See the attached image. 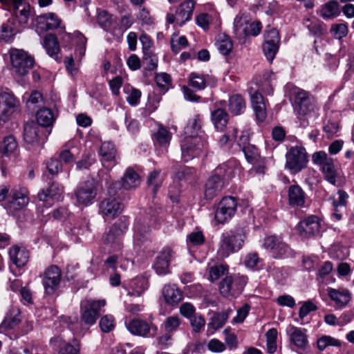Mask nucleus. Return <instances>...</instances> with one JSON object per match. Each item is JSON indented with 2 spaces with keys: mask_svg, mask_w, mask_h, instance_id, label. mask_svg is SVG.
<instances>
[{
  "mask_svg": "<svg viewBox=\"0 0 354 354\" xmlns=\"http://www.w3.org/2000/svg\"><path fill=\"white\" fill-rule=\"evenodd\" d=\"M62 275V272L57 266H50L45 270L40 277L42 278L46 294L52 295L56 292L59 286Z\"/></svg>",
  "mask_w": 354,
  "mask_h": 354,
  "instance_id": "a211bd4d",
  "label": "nucleus"
},
{
  "mask_svg": "<svg viewBox=\"0 0 354 354\" xmlns=\"http://www.w3.org/2000/svg\"><path fill=\"white\" fill-rule=\"evenodd\" d=\"M97 23L104 30H108L112 24V15L106 10H101L98 12Z\"/></svg>",
  "mask_w": 354,
  "mask_h": 354,
  "instance_id": "e2e57ef3",
  "label": "nucleus"
},
{
  "mask_svg": "<svg viewBox=\"0 0 354 354\" xmlns=\"http://www.w3.org/2000/svg\"><path fill=\"white\" fill-rule=\"evenodd\" d=\"M326 291L330 299L334 303L336 310L345 308L351 299V293L346 288L336 289L329 287Z\"/></svg>",
  "mask_w": 354,
  "mask_h": 354,
  "instance_id": "bb28decb",
  "label": "nucleus"
},
{
  "mask_svg": "<svg viewBox=\"0 0 354 354\" xmlns=\"http://www.w3.org/2000/svg\"><path fill=\"white\" fill-rule=\"evenodd\" d=\"M15 315H8L0 325V333H6L14 327L17 326L21 322L20 312L19 309L14 310Z\"/></svg>",
  "mask_w": 354,
  "mask_h": 354,
  "instance_id": "c03bdc74",
  "label": "nucleus"
},
{
  "mask_svg": "<svg viewBox=\"0 0 354 354\" xmlns=\"http://www.w3.org/2000/svg\"><path fill=\"white\" fill-rule=\"evenodd\" d=\"M37 28L42 30H54L60 27L62 20L53 12H48L36 18Z\"/></svg>",
  "mask_w": 354,
  "mask_h": 354,
  "instance_id": "c756f323",
  "label": "nucleus"
},
{
  "mask_svg": "<svg viewBox=\"0 0 354 354\" xmlns=\"http://www.w3.org/2000/svg\"><path fill=\"white\" fill-rule=\"evenodd\" d=\"M232 313V309H227L225 311L215 313L212 316L209 323L208 324L209 326L214 330H217L222 328L225 325V322L229 318L230 315Z\"/></svg>",
  "mask_w": 354,
  "mask_h": 354,
  "instance_id": "de8ad7c7",
  "label": "nucleus"
},
{
  "mask_svg": "<svg viewBox=\"0 0 354 354\" xmlns=\"http://www.w3.org/2000/svg\"><path fill=\"white\" fill-rule=\"evenodd\" d=\"M106 305L104 299H86L82 303L81 319L86 325H93L98 318L100 310Z\"/></svg>",
  "mask_w": 354,
  "mask_h": 354,
  "instance_id": "2eb2a0df",
  "label": "nucleus"
},
{
  "mask_svg": "<svg viewBox=\"0 0 354 354\" xmlns=\"http://www.w3.org/2000/svg\"><path fill=\"white\" fill-rule=\"evenodd\" d=\"M313 162L322 167V171L325 179L330 184H336L337 171L333 159L324 151L315 152L312 156Z\"/></svg>",
  "mask_w": 354,
  "mask_h": 354,
  "instance_id": "4468645a",
  "label": "nucleus"
},
{
  "mask_svg": "<svg viewBox=\"0 0 354 354\" xmlns=\"http://www.w3.org/2000/svg\"><path fill=\"white\" fill-rule=\"evenodd\" d=\"M128 224L125 221L119 220L115 223L102 237L104 243L110 245L113 250H120L122 246L121 236L125 233Z\"/></svg>",
  "mask_w": 354,
  "mask_h": 354,
  "instance_id": "dca6fc26",
  "label": "nucleus"
},
{
  "mask_svg": "<svg viewBox=\"0 0 354 354\" xmlns=\"http://www.w3.org/2000/svg\"><path fill=\"white\" fill-rule=\"evenodd\" d=\"M183 320L178 315H171L167 317L162 326L165 332L174 335L175 332L180 328Z\"/></svg>",
  "mask_w": 354,
  "mask_h": 354,
  "instance_id": "8fccbe9b",
  "label": "nucleus"
},
{
  "mask_svg": "<svg viewBox=\"0 0 354 354\" xmlns=\"http://www.w3.org/2000/svg\"><path fill=\"white\" fill-rule=\"evenodd\" d=\"M29 201V192L26 187H15L10 190L4 207L8 214L14 216L27 206Z\"/></svg>",
  "mask_w": 354,
  "mask_h": 354,
  "instance_id": "6e6552de",
  "label": "nucleus"
},
{
  "mask_svg": "<svg viewBox=\"0 0 354 354\" xmlns=\"http://www.w3.org/2000/svg\"><path fill=\"white\" fill-rule=\"evenodd\" d=\"M229 267L227 264H219L209 268V279L212 282L217 281L221 276L228 272Z\"/></svg>",
  "mask_w": 354,
  "mask_h": 354,
  "instance_id": "5fc2aeb1",
  "label": "nucleus"
},
{
  "mask_svg": "<svg viewBox=\"0 0 354 354\" xmlns=\"http://www.w3.org/2000/svg\"><path fill=\"white\" fill-rule=\"evenodd\" d=\"M37 124L40 127H49L54 121V115L52 111L47 108L39 110L36 114Z\"/></svg>",
  "mask_w": 354,
  "mask_h": 354,
  "instance_id": "09e8293b",
  "label": "nucleus"
},
{
  "mask_svg": "<svg viewBox=\"0 0 354 354\" xmlns=\"http://www.w3.org/2000/svg\"><path fill=\"white\" fill-rule=\"evenodd\" d=\"M299 234L303 238H308L319 234L320 222L316 216H310L299 223L297 226Z\"/></svg>",
  "mask_w": 354,
  "mask_h": 354,
  "instance_id": "b1692460",
  "label": "nucleus"
},
{
  "mask_svg": "<svg viewBox=\"0 0 354 354\" xmlns=\"http://www.w3.org/2000/svg\"><path fill=\"white\" fill-rule=\"evenodd\" d=\"M187 45L188 41L185 36L176 38V37L174 35L171 39V48L176 54L178 53L183 48L186 47Z\"/></svg>",
  "mask_w": 354,
  "mask_h": 354,
  "instance_id": "69168bd1",
  "label": "nucleus"
},
{
  "mask_svg": "<svg viewBox=\"0 0 354 354\" xmlns=\"http://www.w3.org/2000/svg\"><path fill=\"white\" fill-rule=\"evenodd\" d=\"M46 167L52 176H55L62 170V163L57 158H51L47 162Z\"/></svg>",
  "mask_w": 354,
  "mask_h": 354,
  "instance_id": "774afa93",
  "label": "nucleus"
},
{
  "mask_svg": "<svg viewBox=\"0 0 354 354\" xmlns=\"http://www.w3.org/2000/svg\"><path fill=\"white\" fill-rule=\"evenodd\" d=\"M209 75L192 73L189 76V86L196 91H201L207 86Z\"/></svg>",
  "mask_w": 354,
  "mask_h": 354,
  "instance_id": "a18cd8bd",
  "label": "nucleus"
},
{
  "mask_svg": "<svg viewBox=\"0 0 354 354\" xmlns=\"http://www.w3.org/2000/svg\"><path fill=\"white\" fill-rule=\"evenodd\" d=\"M63 187L57 183H53L47 189L38 193V198L41 201H48L50 198L59 201L63 198Z\"/></svg>",
  "mask_w": 354,
  "mask_h": 354,
  "instance_id": "f704fd0d",
  "label": "nucleus"
},
{
  "mask_svg": "<svg viewBox=\"0 0 354 354\" xmlns=\"http://www.w3.org/2000/svg\"><path fill=\"white\" fill-rule=\"evenodd\" d=\"M44 47L49 56L55 60H59L58 54L60 51L59 44L55 35L48 34L44 39Z\"/></svg>",
  "mask_w": 354,
  "mask_h": 354,
  "instance_id": "58836bf2",
  "label": "nucleus"
},
{
  "mask_svg": "<svg viewBox=\"0 0 354 354\" xmlns=\"http://www.w3.org/2000/svg\"><path fill=\"white\" fill-rule=\"evenodd\" d=\"M149 280L147 277L138 276L130 282L129 287L131 290L128 291L127 295L129 296L140 297L149 288Z\"/></svg>",
  "mask_w": 354,
  "mask_h": 354,
  "instance_id": "4c0bfd02",
  "label": "nucleus"
},
{
  "mask_svg": "<svg viewBox=\"0 0 354 354\" xmlns=\"http://www.w3.org/2000/svg\"><path fill=\"white\" fill-rule=\"evenodd\" d=\"M205 241V239L201 231L192 232L187 236V244L189 247L201 245Z\"/></svg>",
  "mask_w": 354,
  "mask_h": 354,
  "instance_id": "052dcab7",
  "label": "nucleus"
},
{
  "mask_svg": "<svg viewBox=\"0 0 354 354\" xmlns=\"http://www.w3.org/2000/svg\"><path fill=\"white\" fill-rule=\"evenodd\" d=\"M216 44L218 51L223 55H229L233 48L232 41L230 38L224 34L218 36Z\"/></svg>",
  "mask_w": 354,
  "mask_h": 354,
  "instance_id": "603ef678",
  "label": "nucleus"
},
{
  "mask_svg": "<svg viewBox=\"0 0 354 354\" xmlns=\"http://www.w3.org/2000/svg\"><path fill=\"white\" fill-rule=\"evenodd\" d=\"M245 239V235L241 229L223 234L219 243L218 254L225 258L237 252L243 247Z\"/></svg>",
  "mask_w": 354,
  "mask_h": 354,
  "instance_id": "39448f33",
  "label": "nucleus"
},
{
  "mask_svg": "<svg viewBox=\"0 0 354 354\" xmlns=\"http://www.w3.org/2000/svg\"><path fill=\"white\" fill-rule=\"evenodd\" d=\"M236 208L237 201L234 197H223L218 204L215 212V220L220 224L228 222L234 216Z\"/></svg>",
  "mask_w": 354,
  "mask_h": 354,
  "instance_id": "f3484780",
  "label": "nucleus"
},
{
  "mask_svg": "<svg viewBox=\"0 0 354 354\" xmlns=\"http://www.w3.org/2000/svg\"><path fill=\"white\" fill-rule=\"evenodd\" d=\"M307 162V153L302 147H292L286 155V167L292 174L300 172L306 167Z\"/></svg>",
  "mask_w": 354,
  "mask_h": 354,
  "instance_id": "9b49d317",
  "label": "nucleus"
},
{
  "mask_svg": "<svg viewBox=\"0 0 354 354\" xmlns=\"http://www.w3.org/2000/svg\"><path fill=\"white\" fill-rule=\"evenodd\" d=\"M128 330L135 335L141 337H153L157 331L158 327L152 323H149L140 319H134L126 324Z\"/></svg>",
  "mask_w": 354,
  "mask_h": 354,
  "instance_id": "412c9836",
  "label": "nucleus"
},
{
  "mask_svg": "<svg viewBox=\"0 0 354 354\" xmlns=\"http://www.w3.org/2000/svg\"><path fill=\"white\" fill-rule=\"evenodd\" d=\"M99 189L98 181L90 178L81 183L75 190L76 203L80 205L88 206L94 202Z\"/></svg>",
  "mask_w": 354,
  "mask_h": 354,
  "instance_id": "1a4fd4ad",
  "label": "nucleus"
},
{
  "mask_svg": "<svg viewBox=\"0 0 354 354\" xmlns=\"http://www.w3.org/2000/svg\"><path fill=\"white\" fill-rule=\"evenodd\" d=\"M211 119L215 128L223 131L228 122V114L225 110L218 108L212 112Z\"/></svg>",
  "mask_w": 354,
  "mask_h": 354,
  "instance_id": "37998d69",
  "label": "nucleus"
},
{
  "mask_svg": "<svg viewBox=\"0 0 354 354\" xmlns=\"http://www.w3.org/2000/svg\"><path fill=\"white\" fill-rule=\"evenodd\" d=\"M11 71L15 75H26L35 64V59L28 52L23 49L12 48L8 51Z\"/></svg>",
  "mask_w": 354,
  "mask_h": 354,
  "instance_id": "20e7f679",
  "label": "nucleus"
},
{
  "mask_svg": "<svg viewBox=\"0 0 354 354\" xmlns=\"http://www.w3.org/2000/svg\"><path fill=\"white\" fill-rule=\"evenodd\" d=\"M22 30L13 20L8 19L0 27V39L7 43L12 42L15 35Z\"/></svg>",
  "mask_w": 354,
  "mask_h": 354,
  "instance_id": "72a5a7b5",
  "label": "nucleus"
},
{
  "mask_svg": "<svg viewBox=\"0 0 354 354\" xmlns=\"http://www.w3.org/2000/svg\"><path fill=\"white\" fill-rule=\"evenodd\" d=\"M24 139L28 145H40L45 142L46 136L42 127L34 122H30L24 125Z\"/></svg>",
  "mask_w": 354,
  "mask_h": 354,
  "instance_id": "6ab92c4d",
  "label": "nucleus"
},
{
  "mask_svg": "<svg viewBox=\"0 0 354 354\" xmlns=\"http://www.w3.org/2000/svg\"><path fill=\"white\" fill-rule=\"evenodd\" d=\"M234 176V164L232 162L223 163L217 167L212 176L207 180L205 187V196L211 200L221 191L224 180Z\"/></svg>",
  "mask_w": 354,
  "mask_h": 354,
  "instance_id": "f257e3e1",
  "label": "nucleus"
},
{
  "mask_svg": "<svg viewBox=\"0 0 354 354\" xmlns=\"http://www.w3.org/2000/svg\"><path fill=\"white\" fill-rule=\"evenodd\" d=\"M263 246L274 259H282L292 255V250L289 245L281 237L275 235L266 236Z\"/></svg>",
  "mask_w": 354,
  "mask_h": 354,
  "instance_id": "f8f14e48",
  "label": "nucleus"
},
{
  "mask_svg": "<svg viewBox=\"0 0 354 354\" xmlns=\"http://www.w3.org/2000/svg\"><path fill=\"white\" fill-rule=\"evenodd\" d=\"M140 178L136 171L132 168H128L121 180V183L115 182L109 185L108 192L109 194H115V192L113 189L119 187L121 185L124 189H135L139 186Z\"/></svg>",
  "mask_w": 354,
  "mask_h": 354,
  "instance_id": "5701e85b",
  "label": "nucleus"
},
{
  "mask_svg": "<svg viewBox=\"0 0 354 354\" xmlns=\"http://www.w3.org/2000/svg\"><path fill=\"white\" fill-rule=\"evenodd\" d=\"M295 111L299 120H303V125L306 121L304 118L308 116L315 109L314 98L308 92L297 88L294 91Z\"/></svg>",
  "mask_w": 354,
  "mask_h": 354,
  "instance_id": "9d476101",
  "label": "nucleus"
},
{
  "mask_svg": "<svg viewBox=\"0 0 354 354\" xmlns=\"http://www.w3.org/2000/svg\"><path fill=\"white\" fill-rule=\"evenodd\" d=\"M172 250L169 247L164 248L156 258L153 268L159 275L169 273V263L172 257Z\"/></svg>",
  "mask_w": 354,
  "mask_h": 354,
  "instance_id": "cd10ccee",
  "label": "nucleus"
},
{
  "mask_svg": "<svg viewBox=\"0 0 354 354\" xmlns=\"http://www.w3.org/2000/svg\"><path fill=\"white\" fill-rule=\"evenodd\" d=\"M9 257L11 261L17 267L26 266L29 259V252L23 246L14 245L9 249Z\"/></svg>",
  "mask_w": 354,
  "mask_h": 354,
  "instance_id": "473e14b6",
  "label": "nucleus"
},
{
  "mask_svg": "<svg viewBox=\"0 0 354 354\" xmlns=\"http://www.w3.org/2000/svg\"><path fill=\"white\" fill-rule=\"evenodd\" d=\"M162 292L165 301L170 305L178 304L183 297L181 290L176 285H165Z\"/></svg>",
  "mask_w": 354,
  "mask_h": 354,
  "instance_id": "e433bc0d",
  "label": "nucleus"
},
{
  "mask_svg": "<svg viewBox=\"0 0 354 354\" xmlns=\"http://www.w3.org/2000/svg\"><path fill=\"white\" fill-rule=\"evenodd\" d=\"M331 33L337 39H341L348 34V26L345 24H334L330 28Z\"/></svg>",
  "mask_w": 354,
  "mask_h": 354,
  "instance_id": "338daca9",
  "label": "nucleus"
},
{
  "mask_svg": "<svg viewBox=\"0 0 354 354\" xmlns=\"http://www.w3.org/2000/svg\"><path fill=\"white\" fill-rule=\"evenodd\" d=\"M340 14L339 6L337 1L331 0L322 6L320 16L324 19L337 17Z\"/></svg>",
  "mask_w": 354,
  "mask_h": 354,
  "instance_id": "79ce46f5",
  "label": "nucleus"
},
{
  "mask_svg": "<svg viewBox=\"0 0 354 354\" xmlns=\"http://www.w3.org/2000/svg\"><path fill=\"white\" fill-rule=\"evenodd\" d=\"M155 81L162 92L165 93L171 86V76L167 73H157L155 76Z\"/></svg>",
  "mask_w": 354,
  "mask_h": 354,
  "instance_id": "6e6d98bb",
  "label": "nucleus"
},
{
  "mask_svg": "<svg viewBox=\"0 0 354 354\" xmlns=\"http://www.w3.org/2000/svg\"><path fill=\"white\" fill-rule=\"evenodd\" d=\"M123 205L115 197L103 199L99 203V214L104 218H114L122 213Z\"/></svg>",
  "mask_w": 354,
  "mask_h": 354,
  "instance_id": "4be33fe9",
  "label": "nucleus"
},
{
  "mask_svg": "<svg viewBox=\"0 0 354 354\" xmlns=\"http://www.w3.org/2000/svg\"><path fill=\"white\" fill-rule=\"evenodd\" d=\"M17 149V142L15 138L12 136L6 137L1 144V151L6 156H10Z\"/></svg>",
  "mask_w": 354,
  "mask_h": 354,
  "instance_id": "4d7b16f0",
  "label": "nucleus"
},
{
  "mask_svg": "<svg viewBox=\"0 0 354 354\" xmlns=\"http://www.w3.org/2000/svg\"><path fill=\"white\" fill-rule=\"evenodd\" d=\"M280 43L279 32L272 28L266 32L264 35V42L263 44V51L267 59L272 62L278 52Z\"/></svg>",
  "mask_w": 354,
  "mask_h": 354,
  "instance_id": "aec40b11",
  "label": "nucleus"
},
{
  "mask_svg": "<svg viewBox=\"0 0 354 354\" xmlns=\"http://www.w3.org/2000/svg\"><path fill=\"white\" fill-rule=\"evenodd\" d=\"M135 234H134V243L140 245L142 243L149 240L148 233L150 231V227L147 226H142L139 223H137L135 226Z\"/></svg>",
  "mask_w": 354,
  "mask_h": 354,
  "instance_id": "3c124183",
  "label": "nucleus"
},
{
  "mask_svg": "<svg viewBox=\"0 0 354 354\" xmlns=\"http://www.w3.org/2000/svg\"><path fill=\"white\" fill-rule=\"evenodd\" d=\"M303 25L311 35L316 37H320L326 32V26L316 17L305 19Z\"/></svg>",
  "mask_w": 354,
  "mask_h": 354,
  "instance_id": "c9c22d12",
  "label": "nucleus"
},
{
  "mask_svg": "<svg viewBox=\"0 0 354 354\" xmlns=\"http://www.w3.org/2000/svg\"><path fill=\"white\" fill-rule=\"evenodd\" d=\"M99 153L102 158V164L105 166L106 162L115 163L116 150L113 143L111 142H105L102 144Z\"/></svg>",
  "mask_w": 354,
  "mask_h": 354,
  "instance_id": "ea45409f",
  "label": "nucleus"
},
{
  "mask_svg": "<svg viewBox=\"0 0 354 354\" xmlns=\"http://www.w3.org/2000/svg\"><path fill=\"white\" fill-rule=\"evenodd\" d=\"M49 343L57 354H78L80 351V344L75 338L73 339L72 343H70L57 336L51 338Z\"/></svg>",
  "mask_w": 354,
  "mask_h": 354,
  "instance_id": "a878e982",
  "label": "nucleus"
},
{
  "mask_svg": "<svg viewBox=\"0 0 354 354\" xmlns=\"http://www.w3.org/2000/svg\"><path fill=\"white\" fill-rule=\"evenodd\" d=\"M262 29L259 21H251L246 13H240L234 20V32L240 41H245L248 37L257 36Z\"/></svg>",
  "mask_w": 354,
  "mask_h": 354,
  "instance_id": "7ed1b4c3",
  "label": "nucleus"
},
{
  "mask_svg": "<svg viewBox=\"0 0 354 354\" xmlns=\"http://www.w3.org/2000/svg\"><path fill=\"white\" fill-rule=\"evenodd\" d=\"M207 147L206 140L201 136H189L181 142L182 158L187 162L203 155Z\"/></svg>",
  "mask_w": 354,
  "mask_h": 354,
  "instance_id": "0eeeda50",
  "label": "nucleus"
},
{
  "mask_svg": "<svg viewBox=\"0 0 354 354\" xmlns=\"http://www.w3.org/2000/svg\"><path fill=\"white\" fill-rule=\"evenodd\" d=\"M99 325L102 332L109 333L115 325L114 317L111 315H106L100 319Z\"/></svg>",
  "mask_w": 354,
  "mask_h": 354,
  "instance_id": "680f3d73",
  "label": "nucleus"
},
{
  "mask_svg": "<svg viewBox=\"0 0 354 354\" xmlns=\"http://www.w3.org/2000/svg\"><path fill=\"white\" fill-rule=\"evenodd\" d=\"M229 111L233 115L242 114L246 108L244 99L240 95H233L229 98Z\"/></svg>",
  "mask_w": 354,
  "mask_h": 354,
  "instance_id": "a19ab883",
  "label": "nucleus"
},
{
  "mask_svg": "<svg viewBox=\"0 0 354 354\" xmlns=\"http://www.w3.org/2000/svg\"><path fill=\"white\" fill-rule=\"evenodd\" d=\"M202 126V118L200 115H196L192 118L185 129V132L189 136H197Z\"/></svg>",
  "mask_w": 354,
  "mask_h": 354,
  "instance_id": "864d4df0",
  "label": "nucleus"
},
{
  "mask_svg": "<svg viewBox=\"0 0 354 354\" xmlns=\"http://www.w3.org/2000/svg\"><path fill=\"white\" fill-rule=\"evenodd\" d=\"M162 177L160 176V171L154 170L151 171L147 178V184L152 188V192L156 194L158 189L162 183Z\"/></svg>",
  "mask_w": 354,
  "mask_h": 354,
  "instance_id": "13d9d810",
  "label": "nucleus"
},
{
  "mask_svg": "<svg viewBox=\"0 0 354 354\" xmlns=\"http://www.w3.org/2000/svg\"><path fill=\"white\" fill-rule=\"evenodd\" d=\"M155 145L166 147L171 139V133L163 126L160 125L153 137Z\"/></svg>",
  "mask_w": 354,
  "mask_h": 354,
  "instance_id": "49530a36",
  "label": "nucleus"
},
{
  "mask_svg": "<svg viewBox=\"0 0 354 354\" xmlns=\"http://www.w3.org/2000/svg\"><path fill=\"white\" fill-rule=\"evenodd\" d=\"M1 3L12 11L10 18L14 23L24 30L28 21L34 16V9L28 0H0Z\"/></svg>",
  "mask_w": 354,
  "mask_h": 354,
  "instance_id": "f03ea898",
  "label": "nucleus"
},
{
  "mask_svg": "<svg viewBox=\"0 0 354 354\" xmlns=\"http://www.w3.org/2000/svg\"><path fill=\"white\" fill-rule=\"evenodd\" d=\"M248 278L239 274L227 275L219 283L220 294L225 298H237L243 291Z\"/></svg>",
  "mask_w": 354,
  "mask_h": 354,
  "instance_id": "423d86ee",
  "label": "nucleus"
},
{
  "mask_svg": "<svg viewBox=\"0 0 354 354\" xmlns=\"http://www.w3.org/2000/svg\"><path fill=\"white\" fill-rule=\"evenodd\" d=\"M194 8V0L185 1L178 6L174 14H167L166 21L168 24H176L178 26H182L191 20Z\"/></svg>",
  "mask_w": 354,
  "mask_h": 354,
  "instance_id": "ddd939ff",
  "label": "nucleus"
},
{
  "mask_svg": "<svg viewBox=\"0 0 354 354\" xmlns=\"http://www.w3.org/2000/svg\"><path fill=\"white\" fill-rule=\"evenodd\" d=\"M290 342L297 348L305 351L308 348L307 330L290 325L286 329Z\"/></svg>",
  "mask_w": 354,
  "mask_h": 354,
  "instance_id": "393cba45",
  "label": "nucleus"
},
{
  "mask_svg": "<svg viewBox=\"0 0 354 354\" xmlns=\"http://www.w3.org/2000/svg\"><path fill=\"white\" fill-rule=\"evenodd\" d=\"M252 107L259 122H263L266 117V105L263 95L255 91L250 97Z\"/></svg>",
  "mask_w": 354,
  "mask_h": 354,
  "instance_id": "2f4dec72",
  "label": "nucleus"
},
{
  "mask_svg": "<svg viewBox=\"0 0 354 354\" xmlns=\"http://www.w3.org/2000/svg\"><path fill=\"white\" fill-rule=\"evenodd\" d=\"M243 152L244 153L245 157L248 162L254 163L259 156L258 149L253 145H250L248 146L244 147L241 149Z\"/></svg>",
  "mask_w": 354,
  "mask_h": 354,
  "instance_id": "0e129e2a",
  "label": "nucleus"
},
{
  "mask_svg": "<svg viewBox=\"0 0 354 354\" xmlns=\"http://www.w3.org/2000/svg\"><path fill=\"white\" fill-rule=\"evenodd\" d=\"M288 200L289 205L292 207H304L306 194L299 185H292L288 189Z\"/></svg>",
  "mask_w": 354,
  "mask_h": 354,
  "instance_id": "c85d7f7f",
  "label": "nucleus"
},
{
  "mask_svg": "<svg viewBox=\"0 0 354 354\" xmlns=\"http://www.w3.org/2000/svg\"><path fill=\"white\" fill-rule=\"evenodd\" d=\"M330 346H340L341 342L339 340L328 335H323L317 341V348L321 351L325 350Z\"/></svg>",
  "mask_w": 354,
  "mask_h": 354,
  "instance_id": "bf43d9fd",
  "label": "nucleus"
},
{
  "mask_svg": "<svg viewBox=\"0 0 354 354\" xmlns=\"http://www.w3.org/2000/svg\"><path fill=\"white\" fill-rule=\"evenodd\" d=\"M16 104L17 100L12 94L2 91L0 93V119L6 120Z\"/></svg>",
  "mask_w": 354,
  "mask_h": 354,
  "instance_id": "7c9ffc66",
  "label": "nucleus"
}]
</instances>
